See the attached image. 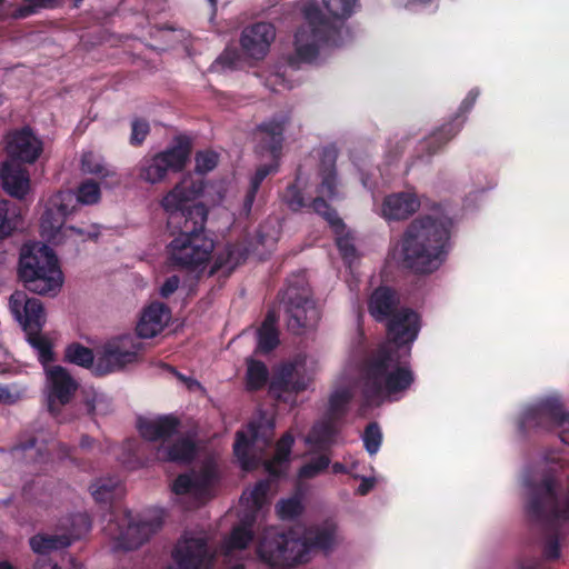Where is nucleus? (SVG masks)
Wrapping results in <instances>:
<instances>
[{"mask_svg":"<svg viewBox=\"0 0 569 569\" xmlns=\"http://www.w3.org/2000/svg\"><path fill=\"white\" fill-rule=\"evenodd\" d=\"M202 191V182L183 179L160 201L167 213L169 236L172 237L167 254L174 267L194 270L210 260L214 249L213 240L206 233L208 208L196 202Z\"/></svg>","mask_w":569,"mask_h":569,"instance_id":"obj_1","label":"nucleus"},{"mask_svg":"<svg viewBox=\"0 0 569 569\" xmlns=\"http://www.w3.org/2000/svg\"><path fill=\"white\" fill-rule=\"evenodd\" d=\"M451 227L447 217L413 219L398 242L401 267L421 274L437 270L448 253Z\"/></svg>","mask_w":569,"mask_h":569,"instance_id":"obj_2","label":"nucleus"},{"mask_svg":"<svg viewBox=\"0 0 569 569\" xmlns=\"http://www.w3.org/2000/svg\"><path fill=\"white\" fill-rule=\"evenodd\" d=\"M358 0H322L329 17L325 16L315 0L301 3L300 11L305 19L295 33V53L289 59L291 66L297 62L315 61L320 48L332 40L339 32L338 21L350 18Z\"/></svg>","mask_w":569,"mask_h":569,"instance_id":"obj_3","label":"nucleus"},{"mask_svg":"<svg viewBox=\"0 0 569 569\" xmlns=\"http://www.w3.org/2000/svg\"><path fill=\"white\" fill-rule=\"evenodd\" d=\"M396 345L380 347L361 366V395L366 406L380 405L385 399L397 400L416 380L408 362H400Z\"/></svg>","mask_w":569,"mask_h":569,"instance_id":"obj_4","label":"nucleus"},{"mask_svg":"<svg viewBox=\"0 0 569 569\" xmlns=\"http://www.w3.org/2000/svg\"><path fill=\"white\" fill-rule=\"evenodd\" d=\"M17 274L27 291L42 297H57L64 283L58 256L42 242H29L21 247Z\"/></svg>","mask_w":569,"mask_h":569,"instance_id":"obj_5","label":"nucleus"},{"mask_svg":"<svg viewBox=\"0 0 569 569\" xmlns=\"http://www.w3.org/2000/svg\"><path fill=\"white\" fill-rule=\"evenodd\" d=\"M368 312L377 322H386L389 342L398 347L411 345L420 331V316L411 308L400 307L398 292L388 286L377 287L368 299Z\"/></svg>","mask_w":569,"mask_h":569,"instance_id":"obj_6","label":"nucleus"},{"mask_svg":"<svg viewBox=\"0 0 569 569\" xmlns=\"http://www.w3.org/2000/svg\"><path fill=\"white\" fill-rule=\"evenodd\" d=\"M525 509L531 522L556 529L560 521H569V493L560 502L556 479L546 476L528 485Z\"/></svg>","mask_w":569,"mask_h":569,"instance_id":"obj_7","label":"nucleus"},{"mask_svg":"<svg viewBox=\"0 0 569 569\" xmlns=\"http://www.w3.org/2000/svg\"><path fill=\"white\" fill-rule=\"evenodd\" d=\"M306 545L299 540V532L276 527L266 528L259 539V558L273 568H291L306 563Z\"/></svg>","mask_w":569,"mask_h":569,"instance_id":"obj_8","label":"nucleus"},{"mask_svg":"<svg viewBox=\"0 0 569 569\" xmlns=\"http://www.w3.org/2000/svg\"><path fill=\"white\" fill-rule=\"evenodd\" d=\"M288 118L284 116L274 117L268 121L260 123L257 131L260 134V147L269 151L274 162L269 164H261L257 168L256 173L251 178L249 189L243 200V211L249 214L256 196L262 181L272 172L278 170V159L281 154L282 143L284 140L283 133Z\"/></svg>","mask_w":569,"mask_h":569,"instance_id":"obj_9","label":"nucleus"},{"mask_svg":"<svg viewBox=\"0 0 569 569\" xmlns=\"http://www.w3.org/2000/svg\"><path fill=\"white\" fill-rule=\"evenodd\" d=\"M190 154V139L186 136H178L170 147L141 159L138 164V177L150 184L160 183L169 172L182 171L189 161Z\"/></svg>","mask_w":569,"mask_h":569,"instance_id":"obj_10","label":"nucleus"},{"mask_svg":"<svg viewBox=\"0 0 569 569\" xmlns=\"http://www.w3.org/2000/svg\"><path fill=\"white\" fill-rule=\"evenodd\" d=\"M273 436L274 422L266 417L250 421L247 431H237L233 455L244 471H252L258 468L260 459L256 452L262 453L269 448Z\"/></svg>","mask_w":569,"mask_h":569,"instance_id":"obj_11","label":"nucleus"},{"mask_svg":"<svg viewBox=\"0 0 569 569\" xmlns=\"http://www.w3.org/2000/svg\"><path fill=\"white\" fill-rule=\"evenodd\" d=\"M162 527L160 518L149 520L137 519L127 510L120 517L111 519L106 532L114 542V550L130 551L140 548Z\"/></svg>","mask_w":569,"mask_h":569,"instance_id":"obj_12","label":"nucleus"},{"mask_svg":"<svg viewBox=\"0 0 569 569\" xmlns=\"http://www.w3.org/2000/svg\"><path fill=\"white\" fill-rule=\"evenodd\" d=\"M282 301L290 332L302 335L307 329L316 327L320 319V312L308 287L289 283L283 292Z\"/></svg>","mask_w":569,"mask_h":569,"instance_id":"obj_13","label":"nucleus"},{"mask_svg":"<svg viewBox=\"0 0 569 569\" xmlns=\"http://www.w3.org/2000/svg\"><path fill=\"white\" fill-rule=\"evenodd\" d=\"M520 428L522 430L535 428L547 431L561 428L560 440L569 445V412L565 410L563 403L556 397L547 398L528 408L522 415Z\"/></svg>","mask_w":569,"mask_h":569,"instance_id":"obj_14","label":"nucleus"},{"mask_svg":"<svg viewBox=\"0 0 569 569\" xmlns=\"http://www.w3.org/2000/svg\"><path fill=\"white\" fill-rule=\"evenodd\" d=\"M8 161L34 164L43 153L44 142L29 124L9 130L3 138Z\"/></svg>","mask_w":569,"mask_h":569,"instance_id":"obj_15","label":"nucleus"},{"mask_svg":"<svg viewBox=\"0 0 569 569\" xmlns=\"http://www.w3.org/2000/svg\"><path fill=\"white\" fill-rule=\"evenodd\" d=\"M141 342L131 335H124L109 340L102 348L94 365V375L102 377L123 369L137 361Z\"/></svg>","mask_w":569,"mask_h":569,"instance_id":"obj_16","label":"nucleus"},{"mask_svg":"<svg viewBox=\"0 0 569 569\" xmlns=\"http://www.w3.org/2000/svg\"><path fill=\"white\" fill-rule=\"evenodd\" d=\"M172 558L179 569H212L213 555L203 537H182L177 542Z\"/></svg>","mask_w":569,"mask_h":569,"instance_id":"obj_17","label":"nucleus"},{"mask_svg":"<svg viewBox=\"0 0 569 569\" xmlns=\"http://www.w3.org/2000/svg\"><path fill=\"white\" fill-rule=\"evenodd\" d=\"M9 307L24 333L42 331L47 315L43 303L38 298L29 297L26 291L16 290L10 296Z\"/></svg>","mask_w":569,"mask_h":569,"instance_id":"obj_18","label":"nucleus"},{"mask_svg":"<svg viewBox=\"0 0 569 569\" xmlns=\"http://www.w3.org/2000/svg\"><path fill=\"white\" fill-rule=\"evenodd\" d=\"M479 93L480 92L477 88L471 89L460 103L458 111L452 119L435 130L430 137L425 140L422 148L427 150L428 156L437 153L445 144L458 134L466 121V114L473 108Z\"/></svg>","mask_w":569,"mask_h":569,"instance_id":"obj_19","label":"nucleus"},{"mask_svg":"<svg viewBox=\"0 0 569 569\" xmlns=\"http://www.w3.org/2000/svg\"><path fill=\"white\" fill-rule=\"evenodd\" d=\"M276 38L274 27L269 22H257L242 30L240 46L243 53L254 60H262Z\"/></svg>","mask_w":569,"mask_h":569,"instance_id":"obj_20","label":"nucleus"},{"mask_svg":"<svg viewBox=\"0 0 569 569\" xmlns=\"http://www.w3.org/2000/svg\"><path fill=\"white\" fill-rule=\"evenodd\" d=\"M49 381V410L52 412L56 405L64 406L71 401L79 385L62 366H52L47 369Z\"/></svg>","mask_w":569,"mask_h":569,"instance_id":"obj_21","label":"nucleus"},{"mask_svg":"<svg viewBox=\"0 0 569 569\" xmlns=\"http://www.w3.org/2000/svg\"><path fill=\"white\" fill-rule=\"evenodd\" d=\"M338 148L335 144H328L322 148L319 163V177L321 179L317 187L318 194L326 196L329 200L340 198L338 190L337 159Z\"/></svg>","mask_w":569,"mask_h":569,"instance_id":"obj_22","label":"nucleus"},{"mask_svg":"<svg viewBox=\"0 0 569 569\" xmlns=\"http://www.w3.org/2000/svg\"><path fill=\"white\" fill-rule=\"evenodd\" d=\"M181 422L173 415L158 416L154 419L139 418L137 428L141 437L148 441H167L178 433Z\"/></svg>","mask_w":569,"mask_h":569,"instance_id":"obj_23","label":"nucleus"},{"mask_svg":"<svg viewBox=\"0 0 569 569\" xmlns=\"http://www.w3.org/2000/svg\"><path fill=\"white\" fill-rule=\"evenodd\" d=\"M23 164L3 161L0 164V181L2 189L11 197L23 199L30 189L29 171Z\"/></svg>","mask_w":569,"mask_h":569,"instance_id":"obj_24","label":"nucleus"},{"mask_svg":"<svg viewBox=\"0 0 569 569\" xmlns=\"http://www.w3.org/2000/svg\"><path fill=\"white\" fill-rule=\"evenodd\" d=\"M170 318V309L161 302H152L142 312L137 323L139 338L149 339L159 335Z\"/></svg>","mask_w":569,"mask_h":569,"instance_id":"obj_25","label":"nucleus"},{"mask_svg":"<svg viewBox=\"0 0 569 569\" xmlns=\"http://www.w3.org/2000/svg\"><path fill=\"white\" fill-rule=\"evenodd\" d=\"M420 201L410 192L392 193L385 198L382 216L387 220H405L418 211Z\"/></svg>","mask_w":569,"mask_h":569,"instance_id":"obj_26","label":"nucleus"},{"mask_svg":"<svg viewBox=\"0 0 569 569\" xmlns=\"http://www.w3.org/2000/svg\"><path fill=\"white\" fill-rule=\"evenodd\" d=\"M197 447L192 439L180 438L169 446L160 445L157 459L169 462H191L196 456Z\"/></svg>","mask_w":569,"mask_h":569,"instance_id":"obj_27","label":"nucleus"},{"mask_svg":"<svg viewBox=\"0 0 569 569\" xmlns=\"http://www.w3.org/2000/svg\"><path fill=\"white\" fill-rule=\"evenodd\" d=\"M210 476L208 472L197 475L194 472L179 475L173 483L172 491L176 495H193L196 497L202 496L209 488Z\"/></svg>","mask_w":569,"mask_h":569,"instance_id":"obj_28","label":"nucleus"},{"mask_svg":"<svg viewBox=\"0 0 569 569\" xmlns=\"http://www.w3.org/2000/svg\"><path fill=\"white\" fill-rule=\"evenodd\" d=\"M336 423L337 421L328 417L316 422L307 437V442L319 450L329 449L335 443L339 432Z\"/></svg>","mask_w":569,"mask_h":569,"instance_id":"obj_29","label":"nucleus"},{"mask_svg":"<svg viewBox=\"0 0 569 569\" xmlns=\"http://www.w3.org/2000/svg\"><path fill=\"white\" fill-rule=\"evenodd\" d=\"M295 438L290 432H286L276 443V451L271 459L264 463L266 470L272 477H280L283 473V468L289 462Z\"/></svg>","mask_w":569,"mask_h":569,"instance_id":"obj_30","label":"nucleus"},{"mask_svg":"<svg viewBox=\"0 0 569 569\" xmlns=\"http://www.w3.org/2000/svg\"><path fill=\"white\" fill-rule=\"evenodd\" d=\"M299 540L302 541L306 547V562L310 559V552L312 550H329L331 549L335 541V531L330 528H316L299 533Z\"/></svg>","mask_w":569,"mask_h":569,"instance_id":"obj_31","label":"nucleus"},{"mask_svg":"<svg viewBox=\"0 0 569 569\" xmlns=\"http://www.w3.org/2000/svg\"><path fill=\"white\" fill-rule=\"evenodd\" d=\"M247 259V253L239 246L227 244L214 259L210 273L213 274L221 269L231 273L239 264Z\"/></svg>","mask_w":569,"mask_h":569,"instance_id":"obj_32","label":"nucleus"},{"mask_svg":"<svg viewBox=\"0 0 569 569\" xmlns=\"http://www.w3.org/2000/svg\"><path fill=\"white\" fill-rule=\"evenodd\" d=\"M253 522L254 516L243 519L239 525L233 527L229 538L226 541V547L229 551L243 550L249 546V543L253 540Z\"/></svg>","mask_w":569,"mask_h":569,"instance_id":"obj_33","label":"nucleus"},{"mask_svg":"<svg viewBox=\"0 0 569 569\" xmlns=\"http://www.w3.org/2000/svg\"><path fill=\"white\" fill-rule=\"evenodd\" d=\"M246 388L248 391H259L267 385L269 380V370L264 362L253 358L246 360Z\"/></svg>","mask_w":569,"mask_h":569,"instance_id":"obj_34","label":"nucleus"},{"mask_svg":"<svg viewBox=\"0 0 569 569\" xmlns=\"http://www.w3.org/2000/svg\"><path fill=\"white\" fill-rule=\"evenodd\" d=\"M81 167L84 172L98 176L108 187L120 183L117 172L98 161L92 153L83 154L81 159Z\"/></svg>","mask_w":569,"mask_h":569,"instance_id":"obj_35","label":"nucleus"},{"mask_svg":"<svg viewBox=\"0 0 569 569\" xmlns=\"http://www.w3.org/2000/svg\"><path fill=\"white\" fill-rule=\"evenodd\" d=\"M71 545V539L67 535H36L30 538L31 549L39 555L49 553L52 550L66 548Z\"/></svg>","mask_w":569,"mask_h":569,"instance_id":"obj_36","label":"nucleus"},{"mask_svg":"<svg viewBox=\"0 0 569 569\" xmlns=\"http://www.w3.org/2000/svg\"><path fill=\"white\" fill-rule=\"evenodd\" d=\"M63 360L86 369H94L96 365L93 351L79 342H72L66 347Z\"/></svg>","mask_w":569,"mask_h":569,"instance_id":"obj_37","label":"nucleus"},{"mask_svg":"<svg viewBox=\"0 0 569 569\" xmlns=\"http://www.w3.org/2000/svg\"><path fill=\"white\" fill-rule=\"evenodd\" d=\"M325 198L326 196L319 194L312 200L311 207L316 213L321 216L330 227L333 228L336 233H341L346 226L337 210L332 208Z\"/></svg>","mask_w":569,"mask_h":569,"instance_id":"obj_38","label":"nucleus"},{"mask_svg":"<svg viewBox=\"0 0 569 569\" xmlns=\"http://www.w3.org/2000/svg\"><path fill=\"white\" fill-rule=\"evenodd\" d=\"M325 198L326 196L319 194L312 200L311 207L316 213L321 216L330 227L333 228L336 233H341L346 226L337 210L332 208Z\"/></svg>","mask_w":569,"mask_h":569,"instance_id":"obj_39","label":"nucleus"},{"mask_svg":"<svg viewBox=\"0 0 569 569\" xmlns=\"http://www.w3.org/2000/svg\"><path fill=\"white\" fill-rule=\"evenodd\" d=\"M295 371L296 366L293 363L282 365L269 383V393L280 398L281 393L289 392Z\"/></svg>","mask_w":569,"mask_h":569,"instance_id":"obj_40","label":"nucleus"},{"mask_svg":"<svg viewBox=\"0 0 569 569\" xmlns=\"http://www.w3.org/2000/svg\"><path fill=\"white\" fill-rule=\"evenodd\" d=\"M42 331H32L26 333L28 343L38 352L39 361L47 366L54 360L53 346L50 339L41 333Z\"/></svg>","mask_w":569,"mask_h":569,"instance_id":"obj_41","label":"nucleus"},{"mask_svg":"<svg viewBox=\"0 0 569 569\" xmlns=\"http://www.w3.org/2000/svg\"><path fill=\"white\" fill-rule=\"evenodd\" d=\"M352 393L348 389H340L331 393L327 417L339 422L348 412Z\"/></svg>","mask_w":569,"mask_h":569,"instance_id":"obj_42","label":"nucleus"},{"mask_svg":"<svg viewBox=\"0 0 569 569\" xmlns=\"http://www.w3.org/2000/svg\"><path fill=\"white\" fill-rule=\"evenodd\" d=\"M48 206L54 208L58 213L62 214L67 219L78 208L79 202H77L76 196L72 191L66 190L56 193L49 200Z\"/></svg>","mask_w":569,"mask_h":569,"instance_id":"obj_43","label":"nucleus"},{"mask_svg":"<svg viewBox=\"0 0 569 569\" xmlns=\"http://www.w3.org/2000/svg\"><path fill=\"white\" fill-rule=\"evenodd\" d=\"M56 3L57 0H23V2L10 13V17L14 20L26 19L37 13L40 9L54 8Z\"/></svg>","mask_w":569,"mask_h":569,"instance_id":"obj_44","label":"nucleus"},{"mask_svg":"<svg viewBox=\"0 0 569 569\" xmlns=\"http://www.w3.org/2000/svg\"><path fill=\"white\" fill-rule=\"evenodd\" d=\"M269 490V482L267 480H260L248 495L246 492L243 493L242 499L246 500L247 506L250 507L252 511L257 512L267 503Z\"/></svg>","mask_w":569,"mask_h":569,"instance_id":"obj_45","label":"nucleus"},{"mask_svg":"<svg viewBox=\"0 0 569 569\" xmlns=\"http://www.w3.org/2000/svg\"><path fill=\"white\" fill-rule=\"evenodd\" d=\"M363 441V447L366 451L370 456H375L381 447L382 443V431L377 421L369 422L361 436Z\"/></svg>","mask_w":569,"mask_h":569,"instance_id":"obj_46","label":"nucleus"},{"mask_svg":"<svg viewBox=\"0 0 569 569\" xmlns=\"http://www.w3.org/2000/svg\"><path fill=\"white\" fill-rule=\"evenodd\" d=\"M119 485L120 481L117 478L100 479L90 487L91 495L97 502H109Z\"/></svg>","mask_w":569,"mask_h":569,"instance_id":"obj_47","label":"nucleus"},{"mask_svg":"<svg viewBox=\"0 0 569 569\" xmlns=\"http://www.w3.org/2000/svg\"><path fill=\"white\" fill-rule=\"evenodd\" d=\"M277 515L281 520H292L299 517L303 511V506L299 498L292 497L280 500L277 506Z\"/></svg>","mask_w":569,"mask_h":569,"instance_id":"obj_48","label":"nucleus"},{"mask_svg":"<svg viewBox=\"0 0 569 569\" xmlns=\"http://www.w3.org/2000/svg\"><path fill=\"white\" fill-rule=\"evenodd\" d=\"M74 196L79 204L97 203L100 199V187L97 182L87 180L78 187V191Z\"/></svg>","mask_w":569,"mask_h":569,"instance_id":"obj_49","label":"nucleus"},{"mask_svg":"<svg viewBox=\"0 0 569 569\" xmlns=\"http://www.w3.org/2000/svg\"><path fill=\"white\" fill-rule=\"evenodd\" d=\"M279 345V333L277 328H260L258 330L257 350L268 353L274 350Z\"/></svg>","mask_w":569,"mask_h":569,"instance_id":"obj_50","label":"nucleus"},{"mask_svg":"<svg viewBox=\"0 0 569 569\" xmlns=\"http://www.w3.org/2000/svg\"><path fill=\"white\" fill-rule=\"evenodd\" d=\"M329 465L330 458L328 456H319L300 468L299 477L305 479H312L325 471Z\"/></svg>","mask_w":569,"mask_h":569,"instance_id":"obj_51","label":"nucleus"},{"mask_svg":"<svg viewBox=\"0 0 569 569\" xmlns=\"http://www.w3.org/2000/svg\"><path fill=\"white\" fill-rule=\"evenodd\" d=\"M66 218L58 213L54 208L47 206L41 216V228L43 230L59 231L64 224Z\"/></svg>","mask_w":569,"mask_h":569,"instance_id":"obj_52","label":"nucleus"},{"mask_svg":"<svg viewBox=\"0 0 569 569\" xmlns=\"http://www.w3.org/2000/svg\"><path fill=\"white\" fill-rule=\"evenodd\" d=\"M282 200L293 211H298L305 207L302 192L296 183L288 184L282 193Z\"/></svg>","mask_w":569,"mask_h":569,"instance_id":"obj_53","label":"nucleus"},{"mask_svg":"<svg viewBox=\"0 0 569 569\" xmlns=\"http://www.w3.org/2000/svg\"><path fill=\"white\" fill-rule=\"evenodd\" d=\"M218 164V154L213 151L198 152L196 154V171L204 174Z\"/></svg>","mask_w":569,"mask_h":569,"instance_id":"obj_54","label":"nucleus"},{"mask_svg":"<svg viewBox=\"0 0 569 569\" xmlns=\"http://www.w3.org/2000/svg\"><path fill=\"white\" fill-rule=\"evenodd\" d=\"M149 132L150 126L147 120L134 119L131 123L130 143L136 147L142 144Z\"/></svg>","mask_w":569,"mask_h":569,"instance_id":"obj_55","label":"nucleus"},{"mask_svg":"<svg viewBox=\"0 0 569 569\" xmlns=\"http://www.w3.org/2000/svg\"><path fill=\"white\" fill-rule=\"evenodd\" d=\"M38 440L33 435L22 433L18 441L11 447L10 452L17 455L19 452L27 453L36 449L37 455H40V449L37 448Z\"/></svg>","mask_w":569,"mask_h":569,"instance_id":"obj_56","label":"nucleus"},{"mask_svg":"<svg viewBox=\"0 0 569 569\" xmlns=\"http://www.w3.org/2000/svg\"><path fill=\"white\" fill-rule=\"evenodd\" d=\"M546 530L550 531L552 535L546 541L543 547V556L546 559L555 560L560 556V545L558 540V527L556 529L550 528L549 526H543Z\"/></svg>","mask_w":569,"mask_h":569,"instance_id":"obj_57","label":"nucleus"},{"mask_svg":"<svg viewBox=\"0 0 569 569\" xmlns=\"http://www.w3.org/2000/svg\"><path fill=\"white\" fill-rule=\"evenodd\" d=\"M337 247L345 260H350L356 257V247L349 237H338Z\"/></svg>","mask_w":569,"mask_h":569,"instance_id":"obj_58","label":"nucleus"},{"mask_svg":"<svg viewBox=\"0 0 569 569\" xmlns=\"http://www.w3.org/2000/svg\"><path fill=\"white\" fill-rule=\"evenodd\" d=\"M8 203L6 201L0 202V239L9 237L13 230L8 217Z\"/></svg>","mask_w":569,"mask_h":569,"instance_id":"obj_59","label":"nucleus"},{"mask_svg":"<svg viewBox=\"0 0 569 569\" xmlns=\"http://www.w3.org/2000/svg\"><path fill=\"white\" fill-rule=\"evenodd\" d=\"M180 283L178 276H171L164 280L160 288V296L162 298H169L173 292L177 291Z\"/></svg>","mask_w":569,"mask_h":569,"instance_id":"obj_60","label":"nucleus"},{"mask_svg":"<svg viewBox=\"0 0 569 569\" xmlns=\"http://www.w3.org/2000/svg\"><path fill=\"white\" fill-rule=\"evenodd\" d=\"M375 485L376 480L373 478L363 477L359 487L357 488V493L360 496H366L373 489Z\"/></svg>","mask_w":569,"mask_h":569,"instance_id":"obj_61","label":"nucleus"},{"mask_svg":"<svg viewBox=\"0 0 569 569\" xmlns=\"http://www.w3.org/2000/svg\"><path fill=\"white\" fill-rule=\"evenodd\" d=\"M74 451H76V448L74 447H71L67 443H59L58 445V455L60 458L62 459H70V460H73L74 459Z\"/></svg>","mask_w":569,"mask_h":569,"instance_id":"obj_62","label":"nucleus"},{"mask_svg":"<svg viewBox=\"0 0 569 569\" xmlns=\"http://www.w3.org/2000/svg\"><path fill=\"white\" fill-rule=\"evenodd\" d=\"M218 62L229 67L234 68L237 62V53L236 52H229L224 51L219 58Z\"/></svg>","mask_w":569,"mask_h":569,"instance_id":"obj_63","label":"nucleus"},{"mask_svg":"<svg viewBox=\"0 0 569 569\" xmlns=\"http://www.w3.org/2000/svg\"><path fill=\"white\" fill-rule=\"evenodd\" d=\"M14 401L16 398L10 392L9 388L0 383V403L12 405Z\"/></svg>","mask_w":569,"mask_h":569,"instance_id":"obj_64","label":"nucleus"}]
</instances>
